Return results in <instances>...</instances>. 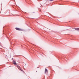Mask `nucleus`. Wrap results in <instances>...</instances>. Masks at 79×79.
Instances as JSON below:
<instances>
[{
	"instance_id": "obj_2",
	"label": "nucleus",
	"mask_w": 79,
	"mask_h": 79,
	"mask_svg": "<svg viewBox=\"0 0 79 79\" xmlns=\"http://www.w3.org/2000/svg\"><path fill=\"white\" fill-rule=\"evenodd\" d=\"M15 29H16V30H17V31H22V29L18 27L15 28Z\"/></svg>"
},
{
	"instance_id": "obj_4",
	"label": "nucleus",
	"mask_w": 79,
	"mask_h": 79,
	"mask_svg": "<svg viewBox=\"0 0 79 79\" xmlns=\"http://www.w3.org/2000/svg\"><path fill=\"white\" fill-rule=\"evenodd\" d=\"M13 64H16V62L15 61H13Z\"/></svg>"
},
{
	"instance_id": "obj_5",
	"label": "nucleus",
	"mask_w": 79,
	"mask_h": 79,
	"mask_svg": "<svg viewBox=\"0 0 79 79\" xmlns=\"http://www.w3.org/2000/svg\"><path fill=\"white\" fill-rule=\"evenodd\" d=\"M74 29L75 30H77V31H79V28H74Z\"/></svg>"
},
{
	"instance_id": "obj_6",
	"label": "nucleus",
	"mask_w": 79,
	"mask_h": 79,
	"mask_svg": "<svg viewBox=\"0 0 79 79\" xmlns=\"http://www.w3.org/2000/svg\"><path fill=\"white\" fill-rule=\"evenodd\" d=\"M53 0H50V1H53Z\"/></svg>"
},
{
	"instance_id": "obj_1",
	"label": "nucleus",
	"mask_w": 79,
	"mask_h": 79,
	"mask_svg": "<svg viewBox=\"0 0 79 79\" xmlns=\"http://www.w3.org/2000/svg\"><path fill=\"white\" fill-rule=\"evenodd\" d=\"M17 67L19 69H20V70H21V71H22L23 72V73H24V71H23L22 70H21V67L19 66V65H18L17 66Z\"/></svg>"
},
{
	"instance_id": "obj_3",
	"label": "nucleus",
	"mask_w": 79,
	"mask_h": 79,
	"mask_svg": "<svg viewBox=\"0 0 79 79\" xmlns=\"http://www.w3.org/2000/svg\"><path fill=\"white\" fill-rule=\"evenodd\" d=\"M45 74H46V73H48V70L47 69H45Z\"/></svg>"
}]
</instances>
